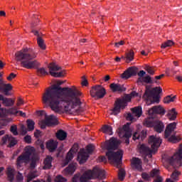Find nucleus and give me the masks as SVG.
Wrapping results in <instances>:
<instances>
[{
  "mask_svg": "<svg viewBox=\"0 0 182 182\" xmlns=\"http://www.w3.org/2000/svg\"><path fill=\"white\" fill-rule=\"evenodd\" d=\"M45 120L48 127L57 126L59 124V121H58V118L55 115L46 116Z\"/></svg>",
  "mask_w": 182,
  "mask_h": 182,
  "instance_id": "20",
  "label": "nucleus"
},
{
  "mask_svg": "<svg viewBox=\"0 0 182 182\" xmlns=\"http://www.w3.org/2000/svg\"><path fill=\"white\" fill-rule=\"evenodd\" d=\"M106 156L110 161L111 164H114L117 167V168H120L122 166V159H123V151H117V152H113L112 151H108L106 153Z\"/></svg>",
  "mask_w": 182,
  "mask_h": 182,
  "instance_id": "6",
  "label": "nucleus"
},
{
  "mask_svg": "<svg viewBox=\"0 0 182 182\" xmlns=\"http://www.w3.org/2000/svg\"><path fill=\"white\" fill-rule=\"evenodd\" d=\"M39 174H38V171H31L27 175V182H31L33 178H36Z\"/></svg>",
  "mask_w": 182,
  "mask_h": 182,
  "instance_id": "36",
  "label": "nucleus"
},
{
  "mask_svg": "<svg viewBox=\"0 0 182 182\" xmlns=\"http://www.w3.org/2000/svg\"><path fill=\"white\" fill-rule=\"evenodd\" d=\"M55 137L60 141H63L68 139V132L63 131V129H59L55 133Z\"/></svg>",
  "mask_w": 182,
  "mask_h": 182,
  "instance_id": "25",
  "label": "nucleus"
},
{
  "mask_svg": "<svg viewBox=\"0 0 182 182\" xmlns=\"http://www.w3.org/2000/svg\"><path fill=\"white\" fill-rule=\"evenodd\" d=\"M24 151V154L31 160L32 154H35V148L28 146L25 148Z\"/></svg>",
  "mask_w": 182,
  "mask_h": 182,
  "instance_id": "34",
  "label": "nucleus"
},
{
  "mask_svg": "<svg viewBox=\"0 0 182 182\" xmlns=\"http://www.w3.org/2000/svg\"><path fill=\"white\" fill-rule=\"evenodd\" d=\"M48 68L49 69V73L51 76H52V73H56V72L62 69V68H60L59 65H58V64L55 63H50L48 65Z\"/></svg>",
  "mask_w": 182,
  "mask_h": 182,
  "instance_id": "28",
  "label": "nucleus"
},
{
  "mask_svg": "<svg viewBox=\"0 0 182 182\" xmlns=\"http://www.w3.org/2000/svg\"><path fill=\"white\" fill-rule=\"evenodd\" d=\"M112 45H114V46H123V45H127V43L124 41H120L119 42H114Z\"/></svg>",
  "mask_w": 182,
  "mask_h": 182,
  "instance_id": "54",
  "label": "nucleus"
},
{
  "mask_svg": "<svg viewBox=\"0 0 182 182\" xmlns=\"http://www.w3.org/2000/svg\"><path fill=\"white\" fill-rule=\"evenodd\" d=\"M143 162L139 158H133L131 161V166L134 170H137L138 171H142L143 167L141 166Z\"/></svg>",
  "mask_w": 182,
  "mask_h": 182,
  "instance_id": "17",
  "label": "nucleus"
},
{
  "mask_svg": "<svg viewBox=\"0 0 182 182\" xmlns=\"http://www.w3.org/2000/svg\"><path fill=\"white\" fill-rule=\"evenodd\" d=\"M80 178V176L77 174L74 175V176L72 178L71 182H78Z\"/></svg>",
  "mask_w": 182,
  "mask_h": 182,
  "instance_id": "64",
  "label": "nucleus"
},
{
  "mask_svg": "<svg viewBox=\"0 0 182 182\" xmlns=\"http://www.w3.org/2000/svg\"><path fill=\"white\" fill-rule=\"evenodd\" d=\"M119 144H120V143L117 139L111 138L109 141L105 142V146L107 150H116L119 149Z\"/></svg>",
  "mask_w": 182,
  "mask_h": 182,
  "instance_id": "14",
  "label": "nucleus"
},
{
  "mask_svg": "<svg viewBox=\"0 0 182 182\" xmlns=\"http://www.w3.org/2000/svg\"><path fill=\"white\" fill-rule=\"evenodd\" d=\"M32 33L35 35V36H37V43L38 46H46V44H45V41L43 40L42 37H41V33L36 30H32Z\"/></svg>",
  "mask_w": 182,
  "mask_h": 182,
  "instance_id": "29",
  "label": "nucleus"
},
{
  "mask_svg": "<svg viewBox=\"0 0 182 182\" xmlns=\"http://www.w3.org/2000/svg\"><path fill=\"white\" fill-rule=\"evenodd\" d=\"M141 135L139 132H134L132 136L133 140H139L140 139Z\"/></svg>",
  "mask_w": 182,
  "mask_h": 182,
  "instance_id": "61",
  "label": "nucleus"
},
{
  "mask_svg": "<svg viewBox=\"0 0 182 182\" xmlns=\"http://www.w3.org/2000/svg\"><path fill=\"white\" fill-rule=\"evenodd\" d=\"M76 171V166L75 164H71L67 168H65V171L67 174H73Z\"/></svg>",
  "mask_w": 182,
  "mask_h": 182,
  "instance_id": "37",
  "label": "nucleus"
},
{
  "mask_svg": "<svg viewBox=\"0 0 182 182\" xmlns=\"http://www.w3.org/2000/svg\"><path fill=\"white\" fill-rule=\"evenodd\" d=\"M102 132L105 134H109V136L113 134L112 127L109 125H104L102 127Z\"/></svg>",
  "mask_w": 182,
  "mask_h": 182,
  "instance_id": "40",
  "label": "nucleus"
},
{
  "mask_svg": "<svg viewBox=\"0 0 182 182\" xmlns=\"http://www.w3.org/2000/svg\"><path fill=\"white\" fill-rule=\"evenodd\" d=\"M37 72L39 76H46V75H49V73L46 71L44 68H41L37 70Z\"/></svg>",
  "mask_w": 182,
  "mask_h": 182,
  "instance_id": "44",
  "label": "nucleus"
},
{
  "mask_svg": "<svg viewBox=\"0 0 182 182\" xmlns=\"http://www.w3.org/2000/svg\"><path fill=\"white\" fill-rule=\"evenodd\" d=\"M163 92L161 87H156L146 90L143 99L146 101V105L160 102V93Z\"/></svg>",
  "mask_w": 182,
  "mask_h": 182,
  "instance_id": "4",
  "label": "nucleus"
},
{
  "mask_svg": "<svg viewBox=\"0 0 182 182\" xmlns=\"http://www.w3.org/2000/svg\"><path fill=\"white\" fill-rule=\"evenodd\" d=\"M93 178H98V180H105V178H106V172L103 169L95 167L93 168Z\"/></svg>",
  "mask_w": 182,
  "mask_h": 182,
  "instance_id": "15",
  "label": "nucleus"
},
{
  "mask_svg": "<svg viewBox=\"0 0 182 182\" xmlns=\"http://www.w3.org/2000/svg\"><path fill=\"white\" fill-rule=\"evenodd\" d=\"M10 132L13 133L14 136H18V127H16V125L11 126Z\"/></svg>",
  "mask_w": 182,
  "mask_h": 182,
  "instance_id": "53",
  "label": "nucleus"
},
{
  "mask_svg": "<svg viewBox=\"0 0 182 182\" xmlns=\"http://www.w3.org/2000/svg\"><path fill=\"white\" fill-rule=\"evenodd\" d=\"M89 156L85 152H80L77 156V159L79 160L80 164H83V163H86V160Z\"/></svg>",
  "mask_w": 182,
  "mask_h": 182,
  "instance_id": "35",
  "label": "nucleus"
},
{
  "mask_svg": "<svg viewBox=\"0 0 182 182\" xmlns=\"http://www.w3.org/2000/svg\"><path fill=\"white\" fill-rule=\"evenodd\" d=\"M1 140H2L3 144H6L7 141L9 143L8 145V147H14V146H15L18 143V141H16V139H15V138L9 135H6L3 136Z\"/></svg>",
  "mask_w": 182,
  "mask_h": 182,
  "instance_id": "18",
  "label": "nucleus"
},
{
  "mask_svg": "<svg viewBox=\"0 0 182 182\" xmlns=\"http://www.w3.org/2000/svg\"><path fill=\"white\" fill-rule=\"evenodd\" d=\"M177 123L173 122L168 124L164 132V139H166L169 143H178L181 140V136H176L177 132Z\"/></svg>",
  "mask_w": 182,
  "mask_h": 182,
  "instance_id": "5",
  "label": "nucleus"
},
{
  "mask_svg": "<svg viewBox=\"0 0 182 182\" xmlns=\"http://www.w3.org/2000/svg\"><path fill=\"white\" fill-rule=\"evenodd\" d=\"M154 130L156 132V133H161L164 131V124L163 122L155 119L154 124Z\"/></svg>",
  "mask_w": 182,
  "mask_h": 182,
  "instance_id": "21",
  "label": "nucleus"
},
{
  "mask_svg": "<svg viewBox=\"0 0 182 182\" xmlns=\"http://www.w3.org/2000/svg\"><path fill=\"white\" fill-rule=\"evenodd\" d=\"M145 70H146L147 73L149 75H154V72H156V70L154 68V67H150L149 65L145 67Z\"/></svg>",
  "mask_w": 182,
  "mask_h": 182,
  "instance_id": "48",
  "label": "nucleus"
},
{
  "mask_svg": "<svg viewBox=\"0 0 182 182\" xmlns=\"http://www.w3.org/2000/svg\"><path fill=\"white\" fill-rule=\"evenodd\" d=\"M86 151L89 154L93 153L95 151V145L92 144L87 145L86 147Z\"/></svg>",
  "mask_w": 182,
  "mask_h": 182,
  "instance_id": "49",
  "label": "nucleus"
},
{
  "mask_svg": "<svg viewBox=\"0 0 182 182\" xmlns=\"http://www.w3.org/2000/svg\"><path fill=\"white\" fill-rule=\"evenodd\" d=\"M52 161H53V158L50 156L46 157L43 161L44 166L43 170H49L52 168Z\"/></svg>",
  "mask_w": 182,
  "mask_h": 182,
  "instance_id": "27",
  "label": "nucleus"
},
{
  "mask_svg": "<svg viewBox=\"0 0 182 182\" xmlns=\"http://www.w3.org/2000/svg\"><path fill=\"white\" fill-rule=\"evenodd\" d=\"M117 132L118 133V136L121 139H123V137H125V143L126 144H129L130 141L129 139L132 137V130H130V123H127V124L124 125L122 128H119L117 130Z\"/></svg>",
  "mask_w": 182,
  "mask_h": 182,
  "instance_id": "9",
  "label": "nucleus"
},
{
  "mask_svg": "<svg viewBox=\"0 0 182 182\" xmlns=\"http://www.w3.org/2000/svg\"><path fill=\"white\" fill-rule=\"evenodd\" d=\"M148 143L151 146V149L154 151V153H156L159 147H160L162 141L161 139L156 137L154 135H151L149 138Z\"/></svg>",
  "mask_w": 182,
  "mask_h": 182,
  "instance_id": "11",
  "label": "nucleus"
},
{
  "mask_svg": "<svg viewBox=\"0 0 182 182\" xmlns=\"http://www.w3.org/2000/svg\"><path fill=\"white\" fill-rule=\"evenodd\" d=\"M23 139L25 143H27V144H31V143H32V137L31 136L26 135Z\"/></svg>",
  "mask_w": 182,
  "mask_h": 182,
  "instance_id": "56",
  "label": "nucleus"
},
{
  "mask_svg": "<svg viewBox=\"0 0 182 182\" xmlns=\"http://www.w3.org/2000/svg\"><path fill=\"white\" fill-rule=\"evenodd\" d=\"M79 150V145L77 144H75L73 147L70 149V151H72L73 154L77 153Z\"/></svg>",
  "mask_w": 182,
  "mask_h": 182,
  "instance_id": "55",
  "label": "nucleus"
},
{
  "mask_svg": "<svg viewBox=\"0 0 182 182\" xmlns=\"http://www.w3.org/2000/svg\"><path fill=\"white\" fill-rule=\"evenodd\" d=\"M177 112H176V108H172L171 110L168 111L167 117L168 120H176L177 119Z\"/></svg>",
  "mask_w": 182,
  "mask_h": 182,
  "instance_id": "33",
  "label": "nucleus"
},
{
  "mask_svg": "<svg viewBox=\"0 0 182 182\" xmlns=\"http://www.w3.org/2000/svg\"><path fill=\"white\" fill-rule=\"evenodd\" d=\"M109 87L114 93L116 92L122 93V92H124L126 90V87L120 84L112 83L110 84Z\"/></svg>",
  "mask_w": 182,
  "mask_h": 182,
  "instance_id": "22",
  "label": "nucleus"
},
{
  "mask_svg": "<svg viewBox=\"0 0 182 182\" xmlns=\"http://www.w3.org/2000/svg\"><path fill=\"white\" fill-rule=\"evenodd\" d=\"M82 81L81 82L82 86H87L89 85V82H87V79H86V76L83 75L82 77Z\"/></svg>",
  "mask_w": 182,
  "mask_h": 182,
  "instance_id": "58",
  "label": "nucleus"
},
{
  "mask_svg": "<svg viewBox=\"0 0 182 182\" xmlns=\"http://www.w3.org/2000/svg\"><path fill=\"white\" fill-rule=\"evenodd\" d=\"M80 182H87V181H89V179H87V177L82 174L81 176V177L80 178Z\"/></svg>",
  "mask_w": 182,
  "mask_h": 182,
  "instance_id": "63",
  "label": "nucleus"
},
{
  "mask_svg": "<svg viewBox=\"0 0 182 182\" xmlns=\"http://www.w3.org/2000/svg\"><path fill=\"white\" fill-rule=\"evenodd\" d=\"M36 53L31 48L25 47L15 53L14 59L16 62H20L21 66L26 69H35L41 66V63L35 59Z\"/></svg>",
  "mask_w": 182,
  "mask_h": 182,
  "instance_id": "2",
  "label": "nucleus"
},
{
  "mask_svg": "<svg viewBox=\"0 0 182 182\" xmlns=\"http://www.w3.org/2000/svg\"><path fill=\"white\" fill-rule=\"evenodd\" d=\"M137 72H139V68L136 67H130L121 75L120 77L124 80H127V79H130L132 76H136Z\"/></svg>",
  "mask_w": 182,
  "mask_h": 182,
  "instance_id": "12",
  "label": "nucleus"
},
{
  "mask_svg": "<svg viewBox=\"0 0 182 182\" xmlns=\"http://www.w3.org/2000/svg\"><path fill=\"white\" fill-rule=\"evenodd\" d=\"M26 123L28 132L35 130V122H33V120L27 119Z\"/></svg>",
  "mask_w": 182,
  "mask_h": 182,
  "instance_id": "41",
  "label": "nucleus"
},
{
  "mask_svg": "<svg viewBox=\"0 0 182 182\" xmlns=\"http://www.w3.org/2000/svg\"><path fill=\"white\" fill-rule=\"evenodd\" d=\"M0 102H2V105L6 107H11L15 105V101L12 98H8L4 97V95L0 94Z\"/></svg>",
  "mask_w": 182,
  "mask_h": 182,
  "instance_id": "19",
  "label": "nucleus"
},
{
  "mask_svg": "<svg viewBox=\"0 0 182 182\" xmlns=\"http://www.w3.org/2000/svg\"><path fill=\"white\" fill-rule=\"evenodd\" d=\"M124 177H126V171L121 168L119 169L118 178L120 181H123V180H124Z\"/></svg>",
  "mask_w": 182,
  "mask_h": 182,
  "instance_id": "42",
  "label": "nucleus"
},
{
  "mask_svg": "<svg viewBox=\"0 0 182 182\" xmlns=\"http://www.w3.org/2000/svg\"><path fill=\"white\" fill-rule=\"evenodd\" d=\"M141 178L144 181H151V178H154L152 182H163V176H160V170L157 168L152 169L149 173L147 172H143L141 174Z\"/></svg>",
  "mask_w": 182,
  "mask_h": 182,
  "instance_id": "7",
  "label": "nucleus"
},
{
  "mask_svg": "<svg viewBox=\"0 0 182 182\" xmlns=\"http://www.w3.org/2000/svg\"><path fill=\"white\" fill-rule=\"evenodd\" d=\"M154 122H156V119H146L144 121V126L146 127H154Z\"/></svg>",
  "mask_w": 182,
  "mask_h": 182,
  "instance_id": "38",
  "label": "nucleus"
},
{
  "mask_svg": "<svg viewBox=\"0 0 182 182\" xmlns=\"http://www.w3.org/2000/svg\"><path fill=\"white\" fill-rule=\"evenodd\" d=\"M46 148L50 153H53L58 149V142L56 141L50 140L46 143Z\"/></svg>",
  "mask_w": 182,
  "mask_h": 182,
  "instance_id": "26",
  "label": "nucleus"
},
{
  "mask_svg": "<svg viewBox=\"0 0 182 182\" xmlns=\"http://www.w3.org/2000/svg\"><path fill=\"white\" fill-rule=\"evenodd\" d=\"M122 59H124L126 63H130V62L134 59V51H133V50H130L126 53L125 57H122Z\"/></svg>",
  "mask_w": 182,
  "mask_h": 182,
  "instance_id": "30",
  "label": "nucleus"
},
{
  "mask_svg": "<svg viewBox=\"0 0 182 182\" xmlns=\"http://www.w3.org/2000/svg\"><path fill=\"white\" fill-rule=\"evenodd\" d=\"M148 113L149 116H153V114L164 115L166 113V109H164L161 106H154L149 109Z\"/></svg>",
  "mask_w": 182,
  "mask_h": 182,
  "instance_id": "16",
  "label": "nucleus"
},
{
  "mask_svg": "<svg viewBox=\"0 0 182 182\" xmlns=\"http://www.w3.org/2000/svg\"><path fill=\"white\" fill-rule=\"evenodd\" d=\"M144 83H151V77L147 75L144 77Z\"/></svg>",
  "mask_w": 182,
  "mask_h": 182,
  "instance_id": "62",
  "label": "nucleus"
},
{
  "mask_svg": "<svg viewBox=\"0 0 182 182\" xmlns=\"http://www.w3.org/2000/svg\"><path fill=\"white\" fill-rule=\"evenodd\" d=\"M106 95V89L102 85H95L92 87L90 90V95L92 97H97V99H103Z\"/></svg>",
  "mask_w": 182,
  "mask_h": 182,
  "instance_id": "10",
  "label": "nucleus"
},
{
  "mask_svg": "<svg viewBox=\"0 0 182 182\" xmlns=\"http://www.w3.org/2000/svg\"><path fill=\"white\" fill-rule=\"evenodd\" d=\"M12 89H14L12 85L9 83L6 84L3 87H1L0 91L1 93H4L5 96H11V92H12Z\"/></svg>",
  "mask_w": 182,
  "mask_h": 182,
  "instance_id": "24",
  "label": "nucleus"
},
{
  "mask_svg": "<svg viewBox=\"0 0 182 182\" xmlns=\"http://www.w3.org/2000/svg\"><path fill=\"white\" fill-rule=\"evenodd\" d=\"M55 182H66L68 181V179H66L65 178H64L63 176L58 175L55 177Z\"/></svg>",
  "mask_w": 182,
  "mask_h": 182,
  "instance_id": "52",
  "label": "nucleus"
},
{
  "mask_svg": "<svg viewBox=\"0 0 182 182\" xmlns=\"http://www.w3.org/2000/svg\"><path fill=\"white\" fill-rule=\"evenodd\" d=\"M182 144L179 145L178 151H176L173 156L168 159V163L173 167L175 169L171 174V178L172 180L178 181L179 177L181 176V172L178 171L177 168H180L182 166Z\"/></svg>",
  "mask_w": 182,
  "mask_h": 182,
  "instance_id": "3",
  "label": "nucleus"
},
{
  "mask_svg": "<svg viewBox=\"0 0 182 182\" xmlns=\"http://www.w3.org/2000/svg\"><path fill=\"white\" fill-rule=\"evenodd\" d=\"M131 110L132 114L128 113L127 116V120H129V122H134V117H140L143 113L141 107H135L132 108Z\"/></svg>",
  "mask_w": 182,
  "mask_h": 182,
  "instance_id": "13",
  "label": "nucleus"
},
{
  "mask_svg": "<svg viewBox=\"0 0 182 182\" xmlns=\"http://www.w3.org/2000/svg\"><path fill=\"white\" fill-rule=\"evenodd\" d=\"M16 77V74L11 73L8 77H7V80L11 82L13 79H15Z\"/></svg>",
  "mask_w": 182,
  "mask_h": 182,
  "instance_id": "60",
  "label": "nucleus"
},
{
  "mask_svg": "<svg viewBox=\"0 0 182 182\" xmlns=\"http://www.w3.org/2000/svg\"><path fill=\"white\" fill-rule=\"evenodd\" d=\"M73 152L70 151L67 154L65 159L64 161V167L65 166H68V164H69V162L73 159Z\"/></svg>",
  "mask_w": 182,
  "mask_h": 182,
  "instance_id": "39",
  "label": "nucleus"
},
{
  "mask_svg": "<svg viewBox=\"0 0 182 182\" xmlns=\"http://www.w3.org/2000/svg\"><path fill=\"white\" fill-rule=\"evenodd\" d=\"M132 101V97L129 95H125L123 98L117 99L114 103V107L112 110L113 114L116 116L120 113V109H124L127 106V102Z\"/></svg>",
  "mask_w": 182,
  "mask_h": 182,
  "instance_id": "8",
  "label": "nucleus"
},
{
  "mask_svg": "<svg viewBox=\"0 0 182 182\" xmlns=\"http://www.w3.org/2000/svg\"><path fill=\"white\" fill-rule=\"evenodd\" d=\"M7 176V178L9 181H14V178L15 177V169L12 168V167L7 168V171L6 172Z\"/></svg>",
  "mask_w": 182,
  "mask_h": 182,
  "instance_id": "32",
  "label": "nucleus"
},
{
  "mask_svg": "<svg viewBox=\"0 0 182 182\" xmlns=\"http://www.w3.org/2000/svg\"><path fill=\"white\" fill-rule=\"evenodd\" d=\"M83 175H85V176L89 179V180H92V178H93V170L92 171H85Z\"/></svg>",
  "mask_w": 182,
  "mask_h": 182,
  "instance_id": "46",
  "label": "nucleus"
},
{
  "mask_svg": "<svg viewBox=\"0 0 182 182\" xmlns=\"http://www.w3.org/2000/svg\"><path fill=\"white\" fill-rule=\"evenodd\" d=\"M7 113H9L10 114H14V116H16L18 114V110H16V108H11L8 109Z\"/></svg>",
  "mask_w": 182,
  "mask_h": 182,
  "instance_id": "57",
  "label": "nucleus"
},
{
  "mask_svg": "<svg viewBox=\"0 0 182 182\" xmlns=\"http://www.w3.org/2000/svg\"><path fill=\"white\" fill-rule=\"evenodd\" d=\"M139 150H140V153H142V154H144L145 156H148L149 159H151L152 157L151 154L154 153L152 149H150L149 146H146L144 144L141 145Z\"/></svg>",
  "mask_w": 182,
  "mask_h": 182,
  "instance_id": "23",
  "label": "nucleus"
},
{
  "mask_svg": "<svg viewBox=\"0 0 182 182\" xmlns=\"http://www.w3.org/2000/svg\"><path fill=\"white\" fill-rule=\"evenodd\" d=\"M66 75V70H62L59 73H51L53 77H63Z\"/></svg>",
  "mask_w": 182,
  "mask_h": 182,
  "instance_id": "43",
  "label": "nucleus"
},
{
  "mask_svg": "<svg viewBox=\"0 0 182 182\" xmlns=\"http://www.w3.org/2000/svg\"><path fill=\"white\" fill-rule=\"evenodd\" d=\"M29 160L30 159H28V157L23 154L17 158L16 164L18 167H21V164H23V163H28Z\"/></svg>",
  "mask_w": 182,
  "mask_h": 182,
  "instance_id": "31",
  "label": "nucleus"
},
{
  "mask_svg": "<svg viewBox=\"0 0 182 182\" xmlns=\"http://www.w3.org/2000/svg\"><path fill=\"white\" fill-rule=\"evenodd\" d=\"M173 45H178L174 43V41L171 40H168L165 43H162L161 46H173Z\"/></svg>",
  "mask_w": 182,
  "mask_h": 182,
  "instance_id": "47",
  "label": "nucleus"
},
{
  "mask_svg": "<svg viewBox=\"0 0 182 182\" xmlns=\"http://www.w3.org/2000/svg\"><path fill=\"white\" fill-rule=\"evenodd\" d=\"M174 99H176V96L171 97V96L168 95L164 99V103H171V102H174Z\"/></svg>",
  "mask_w": 182,
  "mask_h": 182,
  "instance_id": "45",
  "label": "nucleus"
},
{
  "mask_svg": "<svg viewBox=\"0 0 182 182\" xmlns=\"http://www.w3.org/2000/svg\"><path fill=\"white\" fill-rule=\"evenodd\" d=\"M38 160H39V159H38V156L32 158L31 162L30 164L31 168H35V167H36V161H38Z\"/></svg>",
  "mask_w": 182,
  "mask_h": 182,
  "instance_id": "51",
  "label": "nucleus"
},
{
  "mask_svg": "<svg viewBox=\"0 0 182 182\" xmlns=\"http://www.w3.org/2000/svg\"><path fill=\"white\" fill-rule=\"evenodd\" d=\"M6 116V109L0 108V117H5Z\"/></svg>",
  "mask_w": 182,
  "mask_h": 182,
  "instance_id": "59",
  "label": "nucleus"
},
{
  "mask_svg": "<svg viewBox=\"0 0 182 182\" xmlns=\"http://www.w3.org/2000/svg\"><path fill=\"white\" fill-rule=\"evenodd\" d=\"M66 81L58 80L53 87H48L42 96L43 105H48L55 113H59L62 109L71 114H80L85 109L82 108L83 102L80 97H83V92L76 87H62L61 85Z\"/></svg>",
  "mask_w": 182,
  "mask_h": 182,
  "instance_id": "1",
  "label": "nucleus"
},
{
  "mask_svg": "<svg viewBox=\"0 0 182 182\" xmlns=\"http://www.w3.org/2000/svg\"><path fill=\"white\" fill-rule=\"evenodd\" d=\"M20 132L23 136H25V134L28 133V129L26 128V127H25V125L21 124L20 125Z\"/></svg>",
  "mask_w": 182,
  "mask_h": 182,
  "instance_id": "50",
  "label": "nucleus"
}]
</instances>
